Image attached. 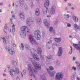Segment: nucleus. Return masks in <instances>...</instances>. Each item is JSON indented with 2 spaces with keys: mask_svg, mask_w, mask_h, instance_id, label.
I'll use <instances>...</instances> for the list:
<instances>
[{
  "mask_svg": "<svg viewBox=\"0 0 80 80\" xmlns=\"http://www.w3.org/2000/svg\"><path fill=\"white\" fill-rule=\"evenodd\" d=\"M56 65H60V61H58V60H57L56 61Z\"/></svg>",
  "mask_w": 80,
  "mask_h": 80,
  "instance_id": "29",
  "label": "nucleus"
},
{
  "mask_svg": "<svg viewBox=\"0 0 80 80\" xmlns=\"http://www.w3.org/2000/svg\"><path fill=\"white\" fill-rule=\"evenodd\" d=\"M69 18H70V15L68 14L67 15H65L64 16V18L65 20L67 21H68V20H69Z\"/></svg>",
  "mask_w": 80,
  "mask_h": 80,
  "instance_id": "21",
  "label": "nucleus"
},
{
  "mask_svg": "<svg viewBox=\"0 0 80 80\" xmlns=\"http://www.w3.org/2000/svg\"><path fill=\"white\" fill-rule=\"evenodd\" d=\"M74 27L76 30H79V26H78L77 25L74 24Z\"/></svg>",
  "mask_w": 80,
  "mask_h": 80,
  "instance_id": "26",
  "label": "nucleus"
},
{
  "mask_svg": "<svg viewBox=\"0 0 80 80\" xmlns=\"http://www.w3.org/2000/svg\"><path fill=\"white\" fill-rule=\"evenodd\" d=\"M63 77V73L62 72L57 73L55 77L56 80H62Z\"/></svg>",
  "mask_w": 80,
  "mask_h": 80,
  "instance_id": "7",
  "label": "nucleus"
},
{
  "mask_svg": "<svg viewBox=\"0 0 80 80\" xmlns=\"http://www.w3.org/2000/svg\"><path fill=\"white\" fill-rule=\"evenodd\" d=\"M34 36L37 40H40L41 37L40 32L38 30H36L34 32Z\"/></svg>",
  "mask_w": 80,
  "mask_h": 80,
  "instance_id": "8",
  "label": "nucleus"
},
{
  "mask_svg": "<svg viewBox=\"0 0 80 80\" xmlns=\"http://www.w3.org/2000/svg\"><path fill=\"white\" fill-rule=\"evenodd\" d=\"M43 22L44 24H45L47 28H48L50 27V24L48 23V22H47V19L44 20L43 21Z\"/></svg>",
  "mask_w": 80,
  "mask_h": 80,
  "instance_id": "14",
  "label": "nucleus"
},
{
  "mask_svg": "<svg viewBox=\"0 0 80 80\" xmlns=\"http://www.w3.org/2000/svg\"><path fill=\"white\" fill-rule=\"evenodd\" d=\"M8 49L10 54L12 55L15 54V51H14V48H13L8 47Z\"/></svg>",
  "mask_w": 80,
  "mask_h": 80,
  "instance_id": "10",
  "label": "nucleus"
},
{
  "mask_svg": "<svg viewBox=\"0 0 80 80\" xmlns=\"http://www.w3.org/2000/svg\"><path fill=\"white\" fill-rule=\"evenodd\" d=\"M51 9L52 10H55V9L56 8V6H55V4H54L53 5H52L51 7Z\"/></svg>",
  "mask_w": 80,
  "mask_h": 80,
  "instance_id": "27",
  "label": "nucleus"
},
{
  "mask_svg": "<svg viewBox=\"0 0 80 80\" xmlns=\"http://www.w3.org/2000/svg\"><path fill=\"white\" fill-rule=\"evenodd\" d=\"M20 5L21 7H23L24 5V2H20Z\"/></svg>",
  "mask_w": 80,
  "mask_h": 80,
  "instance_id": "42",
  "label": "nucleus"
},
{
  "mask_svg": "<svg viewBox=\"0 0 80 80\" xmlns=\"http://www.w3.org/2000/svg\"><path fill=\"white\" fill-rule=\"evenodd\" d=\"M16 80H20V78L18 77H17V78H16Z\"/></svg>",
  "mask_w": 80,
  "mask_h": 80,
  "instance_id": "61",
  "label": "nucleus"
},
{
  "mask_svg": "<svg viewBox=\"0 0 80 80\" xmlns=\"http://www.w3.org/2000/svg\"><path fill=\"white\" fill-rule=\"evenodd\" d=\"M4 28L6 30H9V28L7 26V25H5L4 27Z\"/></svg>",
  "mask_w": 80,
  "mask_h": 80,
  "instance_id": "39",
  "label": "nucleus"
},
{
  "mask_svg": "<svg viewBox=\"0 0 80 80\" xmlns=\"http://www.w3.org/2000/svg\"><path fill=\"white\" fill-rule=\"evenodd\" d=\"M65 10H68V8H67V7H66L65 8Z\"/></svg>",
  "mask_w": 80,
  "mask_h": 80,
  "instance_id": "63",
  "label": "nucleus"
},
{
  "mask_svg": "<svg viewBox=\"0 0 80 80\" xmlns=\"http://www.w3.org/2000/svg\"><path fill=\"white\" fill-rule=\"evenodd\" d=\"M31 7L32 8H33V3L32 2L31 4Z\"/></svg>",
  "mask_w": 80,
  "mask_h": 80,
  "instance_id": "59",
  "label": "nucleus"
},
{
  "mask_svg": "<svg viewBox=\"0 0 80 80\" xmlns=\"http://www.w3.org/2000/svg\"><path fill=\"white\" fill-rule=\"evenodd\" d=\"M75 63H76V64H77L78 65L79 64H80V63H79V62L77 61H76Z\"/></svg>",
  "mask_w": 80,
  "mask_h": 80,
  "instance_id": "54",
  "label": "nucleus"
},
{
  "mask_svg": "<svg viewBox=\"0 0 80 80\" xmlns=\"http://www.w3.org/2000/svg\"><path fill=\"white\" fill-rule=\"evenodd\" d=\"M53 23L54 25H57L58 23V21H56L53 22Z\"/></svg>",
  "mask_w": 80,
  "mask_h": 80,
  "instance_id": "44",
  "label": "nucleus"
},
{
  "mask_svg": "<svg viewBox=\"0 0 80 80\" xmlns=\"http://www.w3.org/2000/svg\"><path fill=\"white\" fill-rule=\"evenodd\" d=\"M28 60L30 61H31L35 68L38 69V70H41V66L40 64L38 63H36L33 59L31 58H29Z\"/></svg>",
  "mask_w": 80,
  "mask_h": 80,
  "instance_id": "4",
  "label": "nucleus"
},
{
  "mask_svg": "<svg viewBox=\"0 0 80 80\" xmlns=\"http://www.w3.org/2000/svg\"><path fill=\"white\" fill-rule=\"evenodd\" d=\"M14 19H15V15L13 14L12 18L10 19L11 22H12V20Z\"/></svg>",
  "mask_w": 80,
  "mask_h": 80,
  "instance_id": "36",
  "label": "nucleus"
},
{
  "mask_svg": "<svg viewBox=\"0 0 80 80\" xmlns=\"http://www.w3.org/2000/svg\"><path fill=\"white\" fill-rule=\"evenodd\" d=\"M52 40H50L46 43V47L48 49H50L51 48L50 45L52 43Z\"/></svg>",
  "mask_w": 80,
  "mask_h": 80,
  "instance_id": "13",
  "label": "nucleus"
},
{
  "mask_svg": "<svg viewBox=\"0 0 80 80\" xmlns=\"http://www.w3.org/2000/svg\"><path fill=\"white\" fill-rule=\"evenodd\" d=\"M48 11V8H46V10L43 11V12L44 13L45 15H47V12Z\"/></svg>",
  "mask_w": 80,
  "mask_h": 80,
  "instance_id": "32",
  "label": "nucleus"
},
{
  "mask_svg": "<svg viewBox=\"0 0 80 80\" xmlns=\"http://www.w3.org/2000/svg\"><path fill=\"white\" fill-rule=\"evenodd\" d=\"M22 72H23V73L24 75H25V74L26 73L25 69H23Z\"/></svg>",
  "mask_w": 80,
  "mask_h": 80,
  "instance_id": "45",
  "label": "nucleus"
},
{
  "mask_svg": "<svg viewBox=\"0 0 80 80\" xmlns=\"http://www.w3.org/2000/svg\"><path fill=\"white\" fill-rule=\"evenodd\" d=\"M7 68H8V70H10V65H8L7 66Z\"/></svg>",
  "mask_w": 80,
  "mask_h": 80,
  "instance_id": "57",
  "label": "nucleus"
},
{
  "mask_svg": "<svg viewBox=\"0 0 80 80\" xmlns=\"http://www.w3.org/2000/svg\"><path fill=\"white\" fill-rule=\"evenodd\" d=\"M70 47L71 48V51H70L69 52V55H71V54H72V52L73 48H72V46H70Z\"/></svg>",
  "mask_w": 80,
  "mask_h": 80,
  "instance_id": "33",
  "label": "nucleus"
},
{
  "mask_svg": "<svg viewBox=\"0 0 80 80\" xmlns=\"http://www.w3.org/2000/svg\"><path fill=\"white\" fill-rule=\"evenodd\" d=\"M12 31L13 32H15V28H13L12 29Z\"/></svg>",
  "mask_w": 80,
  "mask_h": 80,
  "instance_id": "55",
  "label": "nucleus"
},
{
  "mask_svg": "<svg viewBox=\"0 0 80 80\" xmlns=\"http://www.w3.org/2000/svg\"><path fill=\"white\" fill-rule=\"evenodd\" d=\"M5 37L6 38H9V36L8 35H6L5 36Z\"/></svg>",
  "mask_w": 80,
  "mask_h": 80,
  "instance_id": "52",
  "label": "nucleus"
},
{
  "mask_svg": "<svg viewBox=\"0 0 80 80\" xmlns=\"http://www.w3.org/2000/svg\"><path fill=\"white\" fill-rule=\"evenodd\" d=\"M30 42L32 45H36L37 44V42L35 41V39H33L32 41H30Z\"/></svg>",
  "mask_w": 80,
  "mask_h": 80,
  "instance_id": "23",
  "label": "nucleus"
},
{
  "mask_svg": "<svg viewBox=\"0 0 80 80\" xmlns=\"http://www.w3.org/2000/svg\"><path fill=\"white\" fill-rule=\"evenodd\" d=\"M34 22V19L33 18H29L27 19L26 21V24L28 27H30V23H33Z\"/></svg>",
  "mask_w": 80,
  "mask_h": 80,
  "instance_id": "9",
  "label": "nucleus"
},
{
  "mask_svg": "<svg viewBox=\"0 0 80 80\" xmlns=\"http://www.w3.org/2000/svg\"><path fill=\"white\" fill-rule=\"evenodd\" d=\"M54 40L57 43H60V42H61V40H62V39L61 38H55Z\"/></svg>",
  "mask_w": 80,
  "mask_h": 80,
  "instance_id": "22",
  "label": "nucleus"
},
{
  "mask_svg": "<svg viewBox=\"0 0 80 80\" xmlns=\"http://www.w3.org/2000/svg\"><path fill=\"white\" fill-rule=\"evenodd\" d=\"M52 48H53V49L55 48V45L54 44H53L52 45Z\"/></svg>",
  "mask_w": 80,
  "mask_h": 80,
  "instance_id": "60",
  "label": "nucleus"
},
{
  "mask_svg": "<svg viewBox=\"0 0 80 80\" xmlns=\"http://www.w3.org/2000/svg\"><path fill=\"white\" fill-rule=\"evenodd\" d=\"M53 28H52V27H50L49 28V32H51L52 33V32H53Z\"/></svg>",
  "mask_w": 80,
  "mask_h": 80,
  "instance_id": "35",
  "label": "nucleus"
},
{
  "mask_svg": "<svg viewBox=\"0 0 80 80\" xmlns=\"http://www.w3.org/2000/svg\"><path fill=\"white\" fill-rule=\"evenodd\" d=\"M28 71L29 72V76H33L35 80H37V77L35 75H33V73H35L36 74H37L38 73V70H38V69L35 68V69H33V68L32 67V65L29 64L28 65Z\"/></svg>",
  "mask_w": 80,
  "mask_h": 80,
  "instance_id": "2",
  "label": "nucleus"
},
{
  "mask_svg": "<svg viewBox=\"0 0 80 80\" xmlns=\"http://www.w3.org/2000/svg\"><path fill=\"white\" fill-rule=\"evenodd\" d=\"M54 68L52 66L49 67V68H47V71L49 73V75L51 77H54L55 74V72L52 71V70H54Z\"/></svg>",
  "mask_w": 80,
  "mask_h": 80,
  "instance_id": "6",
  "label": "nucleus"
},
{
  "mask_svg": "<svg viewBox=\"0 0 80 80\" xmlns=\"http://www.w3.org/2000/svg\"><path fill=\"white\" fill-rule=\"evenodd\" d=\"M3 42L4 44L6 43V41L5 40V38H3Z\"/></svg>",
  "mask_w": 80,
  "mask_h": 80,
  "instance_id": "46",
  "label": "nucleus"
},
{
  "mask_svg": "<svg viewBox=\"0 0 80 80\" xmlns=\"http://www.w3.org/2000/svg\"><path fill=\"white\" fill-rule=\"evenodd\" d=\"M20 36L22 38H25L26 35H28L29 33L28 28L26 26H22L21 28Z\"/></svg>",
  "mask_w": 80,
  "mask_h": 80,
  "instance_id": "3",
  "label": "nucleus"
},
{
  "mask_svg": "<svg viewBox=\"0 0 80 80\" xmlns=\"http://www.w3.org/2000/svg\"><path fill=\"white\" fill-rule=\"evenodd\" d=\"M68 6H69V7H71L72 5V4H71L70 3L68 2Z\"/></svg>",
  "mask_w": 80,
  "mask_h": 80,
  "instance_id": "48",
  "label": "nucleus"
},
{
  "mask_svg": "<svg viewBox=\"0 0 80 80\" xmlns=\"http://www.w3.org/2000/svg\"><path fill=\"white\" fill-rule=\"evenodd\" d=\"M75 74H72L71 76V80H75Z\"/></svg>",
  "mask_w": 80,
  "mask_h": 80,
  "instance_id": "31",
  "label": "nucleus"
},
{
  "mask_svg": "<svg viewBox=\"0 0 80 80\" xmlns=\"http://www.w3.org/2000/svg\"><path fill=\"white\" fill-rule=\"evenodd\" d=\"M40 80H47L45 78V75H42L41 76Z\"/></svg>",
  "mask_w": 80,
  "mask_h": 80,
  "instance_id": "30",
  "label": "nucleus"
},
{
  "mask_svg": "<svg viewBox=\"0 0 80 80\" xmlns=\"http://www.w3.org/2000/svg\"><path fill=\"white\" fill-rule=\"evenodd\" d=\"M49 5V0H46L44 3V7H47Z\"/></svg>",
  "mask_w": 80,
  "mask_h": 80,
  "instance_id": "19",
  "label": "nucleus"
},
{
  "mask_svg": "<svg viewBox=\"0 0 80 80\" xmlns=\"http://www.w3.org/2000/svg\"><path fill=\"white\" fill-rule=\"evenodd\" d=\"M4 48L6 49V50H7V45H5Z\"/></svg>",
  "mask_w": 80,
  "mask_h": 80,
  "instance_id": "53",
  "label": "nucleus"
},
{
  "mask_svg": "<svg viewBox=\"0 0 80 80\" xmlns=\"http://www.w3.org/2000/svg\"><path fill=\"white\" fill-rule=\"evenodd\" d=\"M73 70L74 71H76V70H77V68L74 66L72 67L71 69L72 71Z\"/></svg>",
  "mask_w": 80,
  "mask_h": 80,
  "instance_id": "38",
  "label": "nucleus"
},
{
  "mask_svg": "<svg viewBox=\"0 0 80 80\" xmlns=\"http://www.w3.org/2000/svg\"><path fill=\"white\" fill-rule=\"evenodd\" d=\"M12 63L13 67H15L17 66V62L16 61L12 60Z\"/></svg>",
  "mask_w": 80,
  "mask_h": 80,
  "instance_id": "25",
  "label": "nucleus"
},
{
  "mask_svg": "<svg viewBox=\"0 0 80 80\" xmlns=\"http://www.w3.org/2000/svg\"><path fill=\"white\" fill-rule=\"evenodd\" d=\"M36 21L37 23H38V24H39V25L40 24H41V23H42V21L41 20V19L40 18H38L36 19Z\"/></svg>",
  "mask_w": 80,
  "mask_h": 80,
  "instance_id": "24",
  "label": "nucleus"
},
{
  "mask_svg": "<svg viewBox=\"0 0 80 80\" xmlns=\"http://www.w3.org/2000/svg\"><path fill=\"white\" fill-rule=\"evenodd\" d=\"M71 10H75V8H74L73 7H71Z\"/></svg>",
  "mask_w": 80,
  "mask_h": 80,
  "instance_id": "50",
  "label": "nucleus"
},
{
  "mask_svg": "<svg viewBox=\"0 0 80 80\" xmlns=\"http://www.w3.org/2000/svg\"><path fill=\"white\" fill-rule=\"evenodd\" d=\"M78 43L79 44H73V46H74V47H75L78 50H80V41L78 42Z\"/></svg>",
  "mask_w": 80,
  "mask_h": 80,
  "instance_id": "12",
  "label": "nucleus"
},
{
  "mask_svg": "<svg viewBox=\"0 0 80 80\" xmlns=\"http://www.w3.org/2000/svg\"><path fill=\"white\" fill-rule=\"evenodd\" d=\"M24 8L25 10L27 11L28 10V7L27 5H25L24 6Z\"/></svg>",
  "mask_w": 80,
  "mask_h": 80,
  "instance_id": "34",
  "label": "nucleus"
},
{
  "mask_svg": "<svg viewBox=\"0 0 80 80\" xmlns=\"http://www.w3.org/2000/svg\"><path fill=\"white\" fill-rule=\"evenodd\" d=\"M13 68L12 69H11L9 71V73L11 76H12V75H15V73H19V71L18 68L16 67H13Z\"/></svg>",
  "mask_w": 80,
  "mask_h": 80,
  "instance_id": "5",
  "label": "nucleus"
},
{
  "mask_svg": "<svg viewBox=\"0 0 80 80\" xmlns=\"http://www.w3.org/2000/svg\"><path fill=\"white\" fill-rule=\"evenodd\" d=\"M38 53L39 55H41L42 52V50L40 47H38L37 48Z\"/></svg>",
  "mask_w": 80,
  "mask_h": 80,
  "instance_id": "17",
  "label": "nucleus"
},
{
  "mask_svg": "<svg viewBox=\"0 0 80 80\" xmlns=\"http://www.w3.org/2000/svg\"><path fill=\"white\" fill-rule=\"evenodd\" d=\"M25 47L28 50H30V53L32 57L34 58L36 61H39V60H40V58H39V57L37 56V55L35 54V52H36V50H35V49H31L30 47V46L28 44H25Z\"/></svg>",
  "mask_w": 80,
  "mask_h": 80,
  "instance_id": "1",
  "label": "nucleus"
},
{
  "mask_svg": "<svg viewBox=\"0 0 80 80\" xmlns=\"http://www.w3.org/2000/svg\"><path fill=\"white\" fill-rule=\"evenodd\" d=\"M76 78L77 79V80H80V79L78 77H76Z\"/></svg>",
  "mask_w": 80,
  "mask_h": 80,
  "instance_id": "64",
  "label": "nucleus"
},
{
  "mask_svg": "<svg viewBox=\"0 0 80 80\" xmlns=\"http://www.w3.org/2000/svg\"><path fill=\"white\" fill-rule=\"evenodd\" d=\"M36 16L38 17L40 15V10L38 8H37L36 10Z\"/></svg>",
  "mask_w": 80,
  "mask_h": 80,
  "instance_id": "18",
  "label": "nucleus"
},
{
  "mask_svg": "<svg viewBox=\"0 0 80 80\" xmlns=\"http://www.w3.org/2000/svg\"><path fill=\"white\" fill-rule=\"evenodd\" d=\"M71 24H70L69 23H68L67 24L68 27H69V28L71 27Z\"/></svg>",
  "mask_w": 80,
  "mask_h": 80,
  "instance_id": "43",
  "label": "nucleus"
},
{
  "mask_svg": "<svg viewBox=\"0 0 80 80\" xmlns=\"http://www.w3.org/2000/svg\"><path fill=\"white\" fill-rule=\"evenodd\" d=\"M0 5L1 6H3V2H0Z\"/></svg>",
  "mask_w": 80,
  "mask_h": 80,
  "instance_id": "56",
  "label": "nucleus"
},
{
  "mask_svg": "<svg viewBox=\"0 0 80 80\" xmlns=\"http://www.w3.org/2000/svg\"><path fill=\"white\" fill-rule=\"evenodd\" d=\"M76 67L78 70H80V64H79Z\"/></svg>",
  "mask_w": 80,
  "mask_h": 80,
  "instance_id": "37",
  "label": "nucleus"
},
{
  "mask_svg": "<svg viewBox=\"0 0 80 80\" xmlns=\"http://www.w3.org/2000/svg\"><path fill=\"white\" fill-rule=\"evenodd\" d=\"M63 54V48L61 47H59V51L58 53V56L59 57H60V56H62V54Z\"/></svg>",
  "mask_w": 80,
  "mask_h": 80,
  "instance_id": "11",
  "label": "nucleus"
},
{
  "mask_svg": "<svg viewBox=\"0 0 80 80\" xmlns=\"http://www.w3.org/2000/svg\"><path fill=\"white\" fill-rule=\"evenodd\" d=\"M73 61H75L76 60V58L75 57H73Z\"/></svg>",
  "mask_w": 80,
  "mask_h": 80,
  "instance_id": "58",
  "label": "nucleus"
},
{
  "mask_svg": "<svg viewBox=\"0 0 80 80\" xmlns=\"http://www.w3.org/2000/svg\"><path fill=\"white\" fill-rule=\"evenodd\" d=\"M49 13L50 15H54L55 13V10L51 9Z\"/></svg>",
  "mask_w": 80,
  "mask_h": 80,
  "instance_id": "20",
  "label": "nucleus"
},
{
  "mask_svg": "<svg viewBox=\"0 0 80 80\" xmlns=\"http://www.w3.org/2000/svg\"><path fill=\"white\" fill-rule=\"evenodd\" d=\"M29 39L30 40V41H32L34 40L33 36L32 35L29 36Z\"/></svg>",
  "mask_w": 80,
  "mask_h": 80,
  "instance_id": "28",
  "label": "nucleus"
},
{
  "mask_svg": "<svg viewBox=\"0 0 80 80\" xmlns=\"http://www.w3.org/2000/svg\"><path fill=\"white\" fill-rule=\"evenodd\" d=\"M24 2V0H19V3H23Z\"/></svg>",
  "mask_w": 80,
  "mask_h": 80,
  "instance_id": "51",
  "label": "nucleus"
},
{
  "mask_svg": "<svg viewBox=\"0 0 80 80\" xmlns=\"http://www.w3.org/2000/svg\"><path fill=\"white\" fill-rule=\"evenodd\" d=\"M4 32L5 33H6V34H7V32L5 30H4Z\"/></svg>",
  "mask_w": 80,
  "mask_h": 80,
  "instance_id": "62",
  "label": "nucleus"
},
{
  "mask_svg": "<svg viewBox=\"0 0 80 80\" xmlns=\"http://www.w3.org/2000/svg\"><path fill=\"white\" fill-rule=\"evenodd\" d=\"M16 7H18V3L17 2H16L15 3Z\"/></svg>",
  "mask_w": 80,
  "mask_h": 80,
  "instance_id": "49",
  "label": "nucleus"
},
{
  "mask_svg": "<svg viewBox=\"0 0 80 80\" xmlns=\"http://www.w3.org/2000/svg\"><path fill=\"white\" fill-rule=\"evenodd\" d=\"M21 47H22V50H24V45H23V43H21Z\"/></svg>",
  "mask_w": 80,
  "mask_h": 80,
  "instance_id": "41",
  "label": "nucleus"
},
{
  "mask_svg": "<svg viewBox=\"0 0 80 80\" xmlns=\"http://www.w3.org/2000/svg\"><path fill=\"white\" fill-rule=\"evenodd\" d=\"M46 17H47V18H50V17H52V16H51L50 14H49L47 15Z\"/></svg>",
  "mask_w": 80,
  "mask_h": 80,
  "instance_id": "47",
  "label": "nucleus"
},
{
  "mask_svg": "<svg viewBox=\"0 0 80 80\" xmlns=\"http://www.w3.org/2000/svg\"><path fill=\"white\" fill-rule=\"evenodd\" d=\"M19 16L20 17L21 19L22 20H25V16L23 14V13H20V12H19Z\"/></svg>",
  "mask_w": 80,
  "mask_h": 80,
  "instance_id": "15",
  "label": "nucleus"
},
{
  "mask_svg": "<svg viewBox=\"0 0 80 80\" xmlns=\"http://www.w3.org/2000/svg\"><path fill=\"white\" fill-rule=\"evenodd\" d=\"M52 55H49L48 56L46 57V58H47L49 60H50V59H51L52 58Z\"/></svg>",
  "mask_w": 80,
  "mask_h": 80,
  "instance_id": "40",
  "label": "nucleus"
},
{
  "mask_svg": "<svg viewBox=\"0 0 80 80\" xmlns=\"http://www.w3.org/2000/svg\"><path fill=\"white\" fill-rule=\"evenodd\" d=\"M72 18L74 22H78V19L76 16L73 15L72 16Z\"/></svg>",
  "mask_w": 80,
  "mask_h": 80,
  "instance_id": "16",
  "label": "nucleus"
}]
</instances>
